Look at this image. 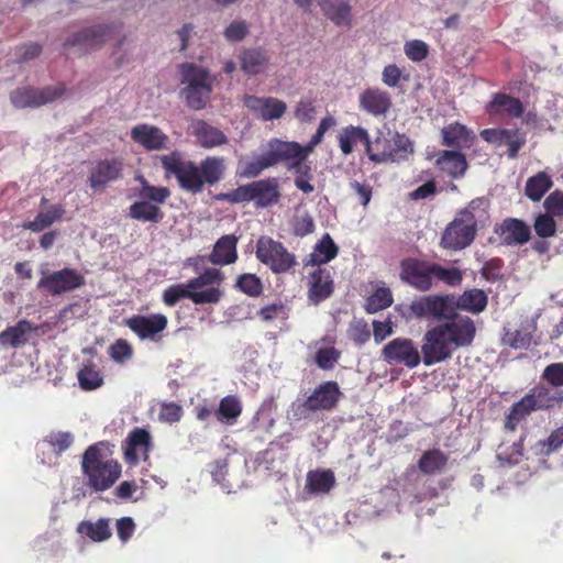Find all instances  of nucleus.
Segmentation results:
<instances>
[{
	"label": "nucleus",
	"mask_w": 563,
	"mask_h": 563,
	"mask_svg": "<svg viewBox=\"0 0 563 563\" xmlns=\"http://www.w3.org/2000/svg\"><path fill=\"white\" fill-rule=\"evenodd\" d=\"M393 302L391 290L388 287H378L367 297L364 308L367 313H376L390 307Z\"/></svg>",
	"instance_id": "obj_50"
},
{
	"label": "nucleus",
	"mask_w": 563,
	"mask_h": 563,
	"mask_svg": "<svg viewBox=\"0 0 563 563\" xmlns=\"http://www.w3.org/2000/svg\"><path fill=\"white\" fill-rule=\"evenodd\" d=\"M508 136L503 137V145L508 147V157L516 158L520 148L526 144V134L519 129H507Z\"/></svg>",
	"instance_id": "obj_60"
},
{
	"label": "nucleus",
	"mask_w": 563,
	"mask_h": 563,
	"mask_svg": "<svg viewBox=\"0 0 563 563\" xmlns=\"http://www.w3.org/2000/svg\"><path fill=\"white\" fill-rule=\"evenodd\" d=\"M410 316L418 319H432L442 322L454 314L453 294L424 295L408 306Z\"/></svg>",
	"instance_id": "obj_7"
},
{
	"label": "nucleus",
	"mask_w": 563,
	"mask_h": 563,
	"mask_svg": "<svg viewBox=\"0 0 563 563\" xmlns=\"http://www.w3.org/2000/svg\"><path fill=\"white\" fill-rule=\"evenodd\" d=\"M341 397L342 391L336 382H323L298 406V410L300 416H305L307 412L332 411L336 408Z\"/></svg>",
	"instance_id": "obj_12"
},
{
	"label": "nucleus",
	"mask_w": 563,
	"mask_h": 563,
	"mask_svg": "<svg viewBox=\"0 0 563 563\" xmlns=\"http://www.w3.org/2000/svg\"><path fill=\"white\" fill-rule=\"evenodd\" d=\"M45 441L49 444L53 452L62 454L74 443V435L70 432L53 431L46 435Z\"/></svg>",
	"instance_id": "obj_59"
},
{
	"label": "nucleus",
	"mask_w": 563,
	"mask_h": 563,
	"mask_svg": "<svg viewBox=\"0 0 563 563\" xmlns=\"http://www.w3.org/2000/svg\"><path fill=\"white\" fill-rule=\"evenodd\" d=\"M442 144L453 148H463L467 146L473 139L467 128L459 122L444 126L442 129Z\"/></svg>",
	"instance_id": "obj_42"
},
{
	"label": "nucleus",
	"mask_w": 563,
	"mask_h": 563,
	"mask_svg": "<svg viewBox=\"0 0 563 563\" xmlns=\"http://www.w3.org/2000/svg\"><path fill=\"white\" fill-rule=\"evenodd\" d=\"M131 139L146 151H159L166 148L169 141L158 126L147 123L137 124L131 130Z\"/></svg>",
	"instance_id": "obj_25"
},
{
	"label": "nucleus",
	"mask_w": 563,
	"mask_h": 563,
	"mask_svg": "<svg viewBox=\"0 0 563 563\" xmlns=\"http://www.w3.org/2000/svg\"><path fill=\"white\" fill-rule=\"evenodd\" d=\"M563 445V424L553 430L545 440H540L533 446L537 455L548 456Z\"/></svg>",
	"instance_id": "obj_53"
},
{
	"label": "nucleus",
	"mask_w": 563,
	"mask_h": 563,
	"mask_svg": "<svg viewBox=\"0 0 563 563\" xmlns=\"http://www.w3.org/2000/svg\"><path fill=\"white\" fill-rule=\"evenodd\" d=\"M223 296V291L218 287H210L200 291H192L186 284H177L167 287L163 291V301L169 307H174L180 299H190L195 305L218 303Z\"/></svg>",
	"instance_id": "obj_14"
},
{
	"label": "nucleus",
	"mask_w": 563,
	"mask_h": 563,
	"mask_svg": "<svg viewBox=\"0 0 563 563\" xmlns=\"http://www.w3.org/2000/svg\"><path fill=\"white\" fill-rule=\"evenodd\" d=\"M31 330V323L26 320H21L15 325L8 327L0 332V344L11 347L22 346L26 343V335Z\"/></svg>",
	"instance_id": "obj_45"
},
{
	"label": "nucleus",
	"mask_w": 563,
	"mask_h": 563,
	"mask_svg": "<svg viewBox=\"0 0 563 563\" xmlns=\"http://www.w3.org/2000/svg\"><path fill=\"white\" fill-rule=\"evenodd\" d=\"M152 449V438L147 430L134 428L128 435L124 446V460L130 465H136L140 457L148 459Z\"/></svg>",
	"instance_id": "obj_21"
},
{
	"label": "nucleus",
	"mask_w": 563,
	"mask_h": 563,
	"mask_svg": "<svg viewBox=\"0 0 563 563\" xmlns=\"http://www.w3.org/2000/svg\"><path fill=\"white\" fill-rule=\"evenodd\" d=\"M495 233L505 245H523L531 238L530 227L517 218H506L495 227Z\"/></svg>",
	"instance_id": "obj_22"
},
{
	"label": "nucleus",
	"mask_w": 563,
	"mask_h": 563,
	"mask_svg": "<svg viewBox=\"0 0 563 563\" xmlns=\"http://www.w3.org/2000/svg\"><path fill=\"white\" fill-rule=\"evenodd\" d=\"M86 284L85 276L75 268L65 267L53 273H43L37 283V289L45 290L51 296L70 292Z\"/></svg>",
	"instance_id": "obj_11"
},
{
	"label": "nucleus",
	"mask_w": 563,
	"mask_h": 563,
	"mask_svg": "<svg viewBox=\"0 0 563 563\" xmlns=\"http://www.w3.org/2000/svg\"><path fill=\"white\" fill-rule=\"evenodd\" d=\"M349 336L356 344L362 345L371 339V331L365 320H356L350 324Z\"/></svg>",
	"instance_id": "obj_62"
},
{
	"label": "nucleus",
	"mask_w": 563,
	"mask_h": 563,
	"mask_svg": "<svg viewBox=\"0 0 563 563\" xmlns=\"http://www.w3.org/2000/svg\"><path fill=\"white\" fill-rule=\"evenodd\" d=\"M383 357L388 364H401L408 368L417 367L422 361L415 342L408 338H396L383 349Z\"/></svg>",
	"instance_id": "obj_16"
},
{
	"label": "nucleus",
	"mask_w": 563,
	"mask_h": 563,
	"mask_svg": "<svg viewBox=\"0 0 563 563\" xmlns=\"http://www.w3.org/2000/svg\"><path fill=\"white\" fill-rule=\"evenodd\" d=\"M65 213L62 205L51 206L45 211H40L33 221L26 222L23 228L32 232H42L51 227L55 221L59 220Z\"/></svg>",
	"instance_id": "obj_47"
},
{
	"label": "nucleus",
	"mask_w": 563,
	"mask_h": 563,
	"mask_svg": "<svg viewBox=\"0 0 563 563\" xmlns=\"http://www.w3.org/2000/svg\"><path fill=\"white\" fill-rule=\"evenodd\" d=\"M542 379L555 388L563 386V363L548 365L542 373Z\"/></svg>",
	"instance_id": "obj_64"
},
{
	"label": "nucleus",
	"mask_w": 563,
	"mask_h": 563,
	"mask_svg": "<svg viewBox=\"0 0 563 563\" xmlns=\"http://www.w3.org/2000/svg\"><path fill=\"white\" fill-rule=\"evenodd\" d=\"M161 164L167 176H174L181 189L194 195L201 192L205 185L222 180L227 169L224 157L207 156L197 165L184 159L178 151L161 156Z\"/></svg>",
	"instance_id": "obj_1"
},
{
	"label": "nucleus",
	"mask_w": 563,
	"mask_h": 563,
	"mask_svg": "<svg viewBox=\"0 0 563 563\" xmlns=\"http://www.w3.org/2000/svg\"><path fill=\"white\" fill-rule=\"evenodd\" d=\"M124 324L140 339L158 342L166 330L168 319L163 313L133 314L124 319Z\"/></svg>",
	"instance_id": "obj_15"
},
{
	"label": "nucleus",
	"mask_w": 563,
	"mask_h": 563,
	"mask_svg": "<svg viewBox=\"0 0 563 563\" xmlns=\"http://www.w3.org/2000/svg\"><path fill=\"white\" fill-rule=\"evenodd\" d=\"M81 472L90 488L95 492H104L120 478L122 466L112 457L106 442H97L85 450Z\"/></svg>",
	"instance_id": "obj_2"
},
{
	"label": "nucleus",
	"mask_w": 563,
	"mask_h": 563,
	"mask_svg": "<svg viewBox=\"0 0 563 563\" xmlns=\"http://www.w3.org/2000/svg\"><path fill=\"white\" fill-rule=\"evenodd\" d=\"M255 256L276 275L292 274L298 265L295 254L290 253L282 242L266 235L257 239Z\"/></svg>",
	"instance_id": "obj_5"
},
{
	"label": "nucleus",
	"mask_w": 563,
	"mask_h": 563,
	"mask_svg": "<svg viewBox=\"0 0 563 563\" xmlns=\"http://www.w3.org/2000/svg\"><path fill=\"white\" fill-rule=\"evenodd\" d=\"M553 180L545 172H539L526 181L525 194L532 201H540L551 189Z\"/></svg>",
	"instance_id": "obj_46"
},
{
	"label": "nucleus",
	"mask_w": 563,
	"mask_h": 563,
	"mask_svg": "<svg viewBox=\"0 0 563 563\" xmlns=\"http://www.w3.org/2000/svg\"><path fill=\"white\" fill-rule=\"evenodd\" d=\"M487 303V295L484 290L478 288L465 290L459 297L453 295L454 313H457V310L481 313L486 309Z\"/></svg>",
	"instance_id": "obj_36"
},
{
	"label": "nucleus",
	"mask_w": 563,
	"mask_h": 563,
	"mask_svg": "<svg viewBox=\"0 0 563 563\" xmlns=\"http://www.w3.org/2000/svg\"><path fill=\"white\" fill-rule=\"evenodd\" d=\"M78 382L84 390H93L103 384V378L96 365L89 361L78 372Z\"/></svg>",
	"instance_id": "obj_52"
},
{
	"label": "nucleus",
	"mask_w": 563,
	"mask_h": 563,
	"mask_svg": "<svg viewBox=\"0 0 563 563\" xmlns=\"http://www.w3.org/2000/svg\"><path fill=\"white\" fill-rule=\"evenodd\" d=\"M437 165L452 178L462 177L467 168L465 156L456 151H443L437 158Z\"/></svg>",
	"instance_id": "obj_39"
},
{
	"label": "nucleus",
	"mask_w": 563,
	"mask_h": 563,
	"mask_svg": "<svg viewBox=\"0 0 563 563\" xmlns=\"http://www.w3.org/2000/svg\"><path fill=\"white\" fill-rule=\"evenodd\" d=\"M476 233L477 223L474 213L463 209L444 229L440 245L444 250L461 251L472 244Z\"/></svg>",
	"instance_id": "obj_6"
},
{
	"label": "nucleus",
	"mask_w": 563,
	"mask_h": 563,
	"mask_svg": "<svg viewBox=\"0 0 563 563\" xmlns=\"http://www.w3.org/2000/svg\"><path fill=\"white\" fill-rule=\"evenodd\" d=\"M485 112L489 115L507 114L511 118H520L525 112V107L518 98L505 92H496L486 103Z\"/></svg>",
	"instance_id": "obj_28"
},
{
	"label": "nucleus",
	"mask_w": 563,
	"mask_h": 563,
	"mask_svg": "<svg viewBox=\"0 0 563 563\" xmlns=\"http://www.w3.org/2000/svg\"><path fill=\"white\" fill-rule=\"evenodd\" d=\"M413 153L412 142L405 134L396 133L390 141L389 150L371 155V162L375 164L398 163L408 158Z\"/></svg>",
	"instance_id": "obj_27"
},
{
	"label": "nucleus",
	"mask_w": 563,
	"mask_h": 563,
	"mask_svg": "<svg viewBox=\"0 0 563 563\" xmlns=\"http://www.w3.org/2000/svg\"><path fill=\"white\" fill-rule=\"evenodd\" d=\"M313 139L306 145H301L296 141H283L279 139V146L283 153L285 165L290 172H303L309 174L311 172L310 163H307V158L314 151L316 146L319 145Z\"/></svg>",
	"instance_id": "obj_18"
},
{
	"label": "nucleus",
	"mask_w": 563,
	"mask_h": 563,
	"mask_svg": "<svg viewBox=\"0 0 563 563\" xmlns=\"http://www.w3.org/2000/svg\"><path fill=\"white\" fill-rule=\"evenodd\" d=\"M335 484L331 470L310 471L307 474L306 488L311 493H328Z\"/></svg>",
	"instance_id": "obj_48"
},
{
	"label": "nucleus",
	"mask_w": 563,
	"mask_h": 563,
	"mask_svg": "<svg viewBox=\"0 0 563 563\" xmlns=\"http://www.w3.org/2000/svg\"><path fill=\"white\" fill-rule=\"evenodd\" d=\"M449 462V456L440 449L424 451L418 460V468L426 475L442 473Z\"/></svg>",
	"instance_id": "obj_40"
},
{
	"label": "nucleus",
	"mask_w": 563,
	"mask_h": 563,
	"mask_svg": "<svg viewBox=\"0 0 563 563\" xmlns=\"http://www.w3.org/2000/svg\"><path fill=\"white\" fill-rule=\"evenodd\" d=\"M235 287L250 297H260L263 294V283L255 274H242L235 282Z\"/></svg>",
	"instance_id": "obj_55"
},
{
	"label": "nucleus",
	"mask_w": 563,
	"mask_h": 563,
	"mask_svg": "<svg viewBox=\"0 0 563 563\" xmlns=\"http://www.w3.org/2000/svg\"><path fill=\"white\" fill-rule=\"evenodd\" d=\"M285 164L283 153L279 146V139H271L267 143V150L261 155L252 158L240 159L238 163V174L243 178H255L265 169L278 164Z\"/></svg>",
	"instance_id": "obj_10"
},
{
	"label": "nucleus",
	"mask_w": 563,
	"mask_h": 563,
	"mask_svg": "<svg viewBox=\"0 0 563 563\" xmlns=\"http://www.w3.org/2000/svg\"><path fill=\"white\" fill-rule=\"evenodd\" d=\"M536 331V322L525 320L516 329H505L503 343L515 350H528L532 344Z\"/></svg>",
	"instance_id": "obj_31"
},
{
	"label": "nucleus",
	"mask_w": 563,
	"mask_h": 563,
	"mask_svg": "<svg viewBox=\"0 0 563 563\" xmlns=\"http://www.w3.org/2000/svg\"><path fill=\"white\" fill-rule=\"evenodd\" d=\"M243 104L263 121L280 119L287 110L286 102L274 97L245 95L243 97Z\"/></svg>",
	"instance_id": "obj_19"
},
{
	"label": "nucleus",
	"mask_w": 563,
	"mask_h": 563,
	"mask_svg": "<svg viewBox=\"0 0 563 563\" xmlns=\"http://www.w3.org/2000/svg\"><path fill=\"white\" fill-rule=\"evenodd\" d=\"M527 396L531 399L536 410L550 409L563 404V389L552 386L537 385Z\"/></svg>",
	"instance_id": "obj_35"
},
{
	"label": "nucleus",
	"mask_w": 563,
	"mask_h": 563,
	"mask_svg": "<svg viewBox=\"0 0 563 563\" xmlns=\"http://www.w3.org/2000/svg\"><path fill=\"white\" fill-rule=\"evenodd\" d=\"M239 238L234 234H225L218 239L214 243L212 252L208 256V261L213 265H229L238 260Z\"/></svg>",
	"instance_id": "obj_32"
},
{
	"label": "nucleus",
	"mask_w": 563,
	"mask_h": 563,
	"mask_svg": "<svg viewBox=\"0 0 563 563\" xmlns=\"http://www.w3.org/2000/svg\"><path fill=\"white\" fill-rule=\"evenodd\" d=\"M525 439H526V433L521 434L519 440L512 442L511 444H509L507 442L500 443L497 449V457L500 461H505L509 464L519 463L523 456Z\"/></svg>",
	"instance_id": "obj_51"
},
{
	"label": "nucleus",
	"mask_w": 563,
	"mask_h": 563,
	"mask_svg": "<svg viewBox=\"0 0 563 563\" xmlns=\"http://www.w3.org/2000/svg\"><path fill=\"white\" fill-rule=\"evenodd\" d=\"M323 14L336 26H351L352 8L349 0H319Z\"/></svg>",
	"instance_id": "obj_34"
},
{
	"label": "nucleus",
	"mask_w": 563,
	"mask_h": 563,
	"mask_svg": "<svg viewBox=\"0 0 563 563\" xmlns=\"http://www.w3.org/2000/svg\"><path fill=\"white\" fill-rule=\"evenodd\" d=\"M142 188L139 197L152 203L159 206L164 203L170 196V190L167 187H157L150 185L146 179L141 178Z\"/></svg>",
	"instance_id": "obj_54"
},
{
	"label": "nucleus",
	"mask_w": 563,
	"mask_h": 563,
	"mask_svg": "<svg viewBox=\"0 0 563 563\" xmlns=\"http://www.w3.org/2000/svg\"><path fill=\"white\" fill-rule=\"evenodd\" d=\"M341 357V352L335 347H321L316 352L314 362L323 371L332 369Z\"/></svg>",
	"instance_id": "obj_58"
},
{
	"label": "nucleus",
	"mask_w": 563,
	"mask_h": 563,
	"mask_svg": "<svg viewBox=\"0 0 563 563\" xmlns=\"http://www.w3.org/2000/svg\"><path fill=\"white\" fill-rule=\"evenodd\" d=\"M129 217L142 222L159 223L164 219V212L159 206L141 199L130 206Z\"/></svg>",
	"instance_id": "obj_41"
},
{
	"label": "nucleus",
	"mask_w": 563,
	"mask_h": 563,
	"mask_svg": "<svg viewBox=\"0 0 563 563\" xmlns=\"http://www.w3.org/2000/svg\"><path fill=\"white\" fill-rule=\"evenodd\" d=\"M241 413L242 404L235 395H228L223 397L214 411L217 419L229 426L234 424Z\"/></svg>",
	"instance_id": "obj_44"
},
{
	"label": "nucleus",
	"mask_w": 563,
	"mask_h": 563,
	"mask_svg": "<svg viewBox=\"0 0 563 563\" xmlns=\"http://www.w3.org/2000/svg\"><path fill=\"white\" fill-rule=\"evenodd\" d=\"M339 247L329 233L314 245L313 251L303 260L305 266H318L329 263L338 256Z\"/></svg>",
	"instance_id": "obj_33"
},
{
	"label": "nucleus",
	"mask_w": 563,
	"mask_h": 563,
	"mask_svg": "<svg viewBox=\"0 0 563 563\" xmlns=\"http://www.w3.org/2000/svg\"><path fill=\"white\" fill-rule=\"evenodd\" d=\"M432 283H442L449 287H457L462 284L463 273L457 267H444L432 262Z\"/></svg>",
	"instance_id": "obj_49"
},
{
	"label": "nucleus",
	"mask_w": 563,
	"mask_h": 563,
	"mask_svg": "<svg viewBox=\"0 0 563 563\" xmlns=\"http://www.w3.org/2000/svg\"><path fill=\"white\" fill-rule=\"evenodd\" d=\"M402 282L419 291H428L433 287L432 262L406 258L400 264Z\"/></svg>",
	"instance_id": "obj_17"
},
{
	"label": "nucleus",
	"mask_w": 563,
	"mask_h": 563,
	"mask_svg": "<svg viewBox=\"0 0 563 563\" xmlns=\"http://www.w3.org/2000/svg\"><path fill=\"white\" fill-rule=\"evenodd\" d=\"M438 323L455 351L472 345L476 327L470 317L454 313Z\"/></svg>",
	"instance_id": "obj_13"
},
{
	"label": "nucleus",
	"mask_w": 563,
	"mask_h": 563,
	"mask_svg": "<svg viewBox=\"0 0 563 563\" xmlns=\"http://www.w3.org/2000/svg\"><path fill=\"white\" fill-rule=\"evenodd\" d=\"M553 216L549 213L539 214L534 220V231L542 239L551 238L556 233V223Z\"/></svg>",
	"instance_id": "obj_61"
},
{
	"label": "nucleus",
	"mask_w": 563,
	"mask_h": 563,
	"mask_svg": "<svg viewBox=\"0 0 563 563\" xmlns=\"http://www.w3.org/2000/svg\"><path fill=\"white\" fill-rule=\"evenodd\" d=\"M338 143L344 155H350L354 151V146L358 143L364 145L365 153L369 161L371 155H374L369 134L367 130L362 126L352 124L344 126L338 135Z\"/></svg>",
	"instance_id": "obj_26"
},
{
	"label": "nucleus",
	"mask_w": 563,
	"mask_h": 563,
	"mask_svg": "<svg viewBox=\"0 0 563 563\" xmlns=\"http://www.w3.org/2000/svg\"><path fill=\"white\" fill-rule=\"evenodd\" d=\"M66 88L63 84L36 88L23 86L10 92V101L16 109L38 108L62 97Z\"/></svg>",
	"instance_id": "obj_8"
},
{
	"label": "nucleus",
	"mask_w": 563,
	"mask_h": 563,
	"mask_svg": "<svg viewBox=\"0 0 563 563\" xmlns=\"http://www.w3.org/2000/svg\"><path fill=\"white\" fill-rule=\"evenodd\" d=\"M191 133L198 144L203 148H213L229 142L228 136L218 128L205 120H196L191 123Z\"/></svg>",
	"instance_id": "obj_30"
},
{
	"label": "nucleus",
	"mask_w": 563,
	"mask_h": 563,
	"mask_svg": "<svg viewBox=\"0 0 563 563\" xmlns=\"http://www.w3.org/2000/svg\"><path fill=\"white\" fill-rule=\"evenodd\" d=\"M109 518H99L96 521L82 520L78 523L76 531L92 542H104L112 536Z\"/></svg>",
	"instance_id": "obj_37"
},
{
	"label": "nucleus",
	"mask_w": 563,
	"mask_h": 563,
	"mask_svg": "<svg viewBox=\"0 0 563 563\" xmlns=\"http://www.w3.org/2000/svg\"><path fill=\"white\" fill-rule=\"evenodd\" d=\"M543 207L545 212L555 217H563V191L554 190L544 200Z\"/></svg>",
	"instance_id": "obj_63"
},
{
	"label": "nucleus",
	"mask_w": 563,
	"mask_h": 563,
	"mask_svg": "<svg viewBox=\"0 0 563 563\" xmlns=\"http://www.w3.org/2000/svg\"><path fill=\"white\" fill-rule=\"evenodd\" d=\"M123 162L120 158L101 159L96 163L89 175L92 189L104 188L109 183L121 178Z\"/></svg>",
	"instance_id": "obj_24"
},
{
	"label": "nucleus",
	"mask_w": 563,
	"mask_h": 563,
	"mask_svg": "<svg viewBox=\"0 0 563 563\" xmlns=\"http://www.w3.org/2000/svg\"><path fill=\"white\" fill-rule=\"evenodd\" d=\"M280 191L277 178L269 177L254 180L238 188L220 192L214 196L217 201H225L231 205L253 201L257 208H267L279 201Z\"/></svg>",
	"instance_id": "obj_3"
},
{
	"label": "nucleus",
	"mask_w": 563,
	"mask_h": 563,
	"mask_svg": "<svg viewBox=\"0 0 563 563\" xmlns=\"http://www.w3.org/2000/svg\"><path fill=\"white\" fill-rule=\"evenodd\" d=\"M334 291V280L330 269L324 267L316 268L309 275L308 300L313 305L327 300Z\"/></svg>",
	"instance_id": "obj_23"
},
{
	"label": "nucleus",
	"mask_w": 563,
	"mask_h": 563,
	"mask_svg": "<svg viewBox=\"0 0 563 563\" xmlns=\"http://www.w3.org/2000/svg\"><path fill=\"white\" fill-rule=\"evenodd\" d=\"M108 354L113 362L124 364L133 357L134 350L128 340L117 339L108 347Z\"/></svg>",
	"instance_id": "obj_57"
},
{
	"label": "nucleus",
	"mask_w": 563,
	"mask_h": 563,
	"mask_svg": "<svg viewBox=\"0 0 563 563\" xmlns=\"http://www.w3.org/2000/svg\"><path fill=\"white\" fill-rule=\"evenodd\" d=\"M532 411H536V409L531 399L526 395L510 407L504 422L505 430L514 432Z\"/></svg>",
	"instance_id": "obj_43"
},
{
	"label": "nucleus",
	"mask_w": 563,
	"mask_h": 563,
	"mask_svg": "<svg viewBox=\"0 0 563 563\" xmlns=\"http://www.w3.org/2000/svg\"><path fill=\"white\" fill-rule=\"evenodd\" d=\"M448 340L439 323L424 332L421 341V355L426 366L442 363L453 356L455 349Z\"/></svg>",
	"instance_id": "obj_9"
},
{
	"label": "nucleus",
	"mask_w": 563,
	"mask_h": 563,
	"mask_svg": "<svg viewBox=\"0 0 563 563\" xmlns=\"http://www.w3.org/2000/svg\"><path fill=\"white\" fill-rule=\"evenodd\" d=\"M179 68L180 82L185 85L180 89V97L188 108L192 110L205 109L212 92V80L209 70L192 63H184Z\"/></svg>",
	"instance_id": "obj_4"
},
{
	"label": "nucleus",
	"mask_w": 563,
	"mask_h": 563,
	"mask_svg": "<svg viewBox=\"0 0 563 563\" xmlns=\"http://www.w3.org/2000/svg\"><path fill=\"white\" fill-rule=\"evenodd\" d=\"M268 62V55L261 48H245L240 54L241 69L249 76L263 73Z\"/></svg>",
	"instance_id": "obj_38"
},
{
	"label": "nucleus",
	"mask_w": 563,
	"mask_h": 563,
	"mask_svg": "<svg viewBox=\"0 0 563 563\" xmlns=\"http://www.w3.org/2000/svg\"><path fill=\"white\" fill-rule=\"evenodd\" d=\"M111 26L107 24L85 27L81 31L68 37L64 45L66 47L77 46L84 51H90L100 47L109 37Z\"/></svg>",
	"instance_id": "obj_20"
},
{
	"label": "nucleus",
	"mask_w": 563,
	"mask_h": 563,
	"mask_svg": "<svg viewBox=\"0 0 563 563\" xmlns=\"http://www.w3.org/2000/svg\"><path fill=\"white\" fill-rule=\"evenodd\" d=\"M223 279L224 276L220 269L213 267L206 268L202 274L188 280V287L191 288L192 291H199L198 289L212 284L220 285Z\"/></svg>",
	"instance_id": "obj_56"
},
{
	"label": "nucleus",
	"mask_w": 563,
	"mask_h": 563,
	"mask_svg": "<svg viewBox=\"0 0 563 563\" xmlns=\"http://www.w3.org/2000/svg\"><path fill=\"white\" fill-rule=\"evenodd\" d=\"M360 107L374 117L384 115L391 107V98L387 91L367 88L360 95Z\"/></svg>",
	"instance_id": "obj_29"
}]
</instances>
